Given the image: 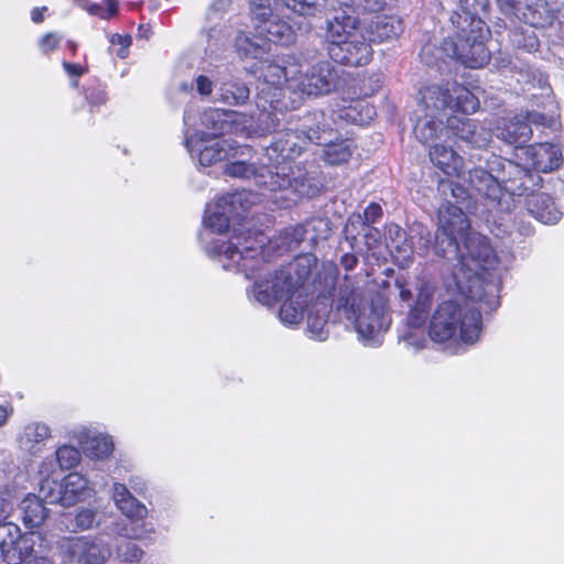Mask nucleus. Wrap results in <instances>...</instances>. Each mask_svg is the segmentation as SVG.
Segmentation results:
<instances>
[{
	"instance_id": "obj_1",
	"label": "nucleus",
	"mask_w": 564,
	"mask_h": 564,
	"mask_svg": "<svg viewBox=\"0 0 564 564\" xmlns=\"http://www.w3.org/2000/svg\"><path fill=\"white\" fill-rule=\"evenodd\" d=\"M325 115L322 111H314L302 119L301 128H289L276 134L274 142L267 148V158L272 162L271 166L262 165L256 167L254 163L243 160L229 162L226 165V174L240 177H253L259 187L270 192H285V198L291 199L289 194L297 196L311 195L307 180L299 174L294 175L290 160L299 155L307 142H322L323 135L327 133Z\"/></svg>"
},
{
	"instance_id": "obj_2",
	"label": "nucleus",
	"mask_w": 564,
	"mask_h": 564,
	"mask_svg": "<svg viewBox=\"0 0 564 564\" xmlns=\"http://www.w3.org/2000/svg\"><path fill=\"white\" fill-rule=\"evenodd\" d=\"M241 245V239L237 238V241L229 240L221 246L214 243L207 250L219 257L225 270L241 271L247 279H253L250 296L264 306L271 307L290 293L294 295L299 292L316 264L315 258L305 254L286 268L272 270L263 262L265 257L260 256L253 245L240 248Z\"/></svg>"
},
{
	"instance_id": "obj_3",
	"label": "nucleus",
	"mask_w": 564,
	"mask_h": 564,
	"mask_svg": "<svg viewBox=\"0 0 564 564\" xmlns=\"http://www.w3.org/2000/svg\"><path fill=\"white\" fill-rule=\"evenodd\" d=\"M262 86L257 94V107L262 117L282 111L286 104L279 97L286 89L300 96H323L337 87L338 72L328 61L315 64L299 62L293 56L261 63Z\"/></svg>"
},
{
	"instance_id": "obj_4",
	"label": "nucleus",
	"mask_w": 564,
	"mask_h": 564,
	"mask_svg": "<svg viewBox=\"0 0 564 564\" xmlns=\"http://www.w3.org/2000/svg\"><path fill=\"white\" fill-rule=\"evenodd\" d=\"M458 7L460 11H454L449 18L453 34L443 41L440 51L466 67L481 68L490 59L485 44L489 30L480 18L488 12L489 1L459 0Z\"/></svg>"
},
{
	"instance_id": "obj_5",
	"label": "nucleus",
	"mask_w": 564,
	"mask_h": 564,
	"mask_svg": "<svg viewBox=\"0 0 564 564\" xmlns=\"http://www.w3.org/2000/svg\"><path fill=\"white\" fill-rule=\"evenodd\" d=\"M455 256L459 254L455 264L452 281L464 294L482 299L490 308L499 305L498 284L489 273L497 264V256L487 237L479 232H468L464 238L463 250L458 247Z\"/></svg>"
},
{
	"instance_id": "obj_6",
	"label": "nucleus",
	"mask_w": 564,
	"mask_h": 564,
	"mask_svg": "<svg viewBox=\"0 0 564 564\" xmlns=\"http://www.w3.org/2000/svg\"><path fill=\"white\" fill-rule=\"evenodd\" d=\"M448 290L455 296L440 303L434 311L429 326L431 339L437 343L474 344L481 333V311H491L482 299L464 294L451 282Z\"/></svg>"
},
{
	"instance_id": "obj_7",
	"label": "nucleus",
	"mask_w": 564,
	"mask_h": 564,
	"mask_svg": "<svg viewBox=\"0 0 564 564\" xmlns=\"http://www.w3.org/2000/svg\"><path fill=\"white\" fill-rule=\"evenodd\" d=\"M495 164L501 166L508 176L492 175L484 169L469 170V189L476 192L484 200V206L489 214L510 212L514 196L529 195L542 181L539 174H534L525 167L511 161H501L496 158Z\"/></svg>"
},
{
	"instance_id": "obj_8",
	"label": "nucleus",
	"mask_w": 564,
	"mask_h": 564,
	"mask_svg": "<svg viewBox=\"0 0 564 564\" xmlns=\"http://www.w3.org/2000/svg\"><path fill=\"white\" fill-rule=\"evenodd\" d=\"M336 307L354 324L364 345L377 347L382 344V336L390 327L391 317L381 295L368 300L365 292L346 278L339 289Z\"/></svg>"
},
{
	"instance_id": "obj_9",
	"label": "nucleus",
	"mask_w": 564,
	"mask_h": 564,
	"mask_svg": "<svg viewBox=\"0 0 564 564\" xmlns=\"http://www.w3.org/2000/svg\"><path fill=\"white\" fill-rule=\"evenodd\" d=\"M397 288L401 305L409 308L401 338L408 346L420 349L426 341L425 323L433 303L434 289L423 281L415 283L397 281Z\"/></svg>"
},
{
	"instance_id": "obj_10",
	"label": "nucleus",
	"mask_w": 564,
	"mask_h": 564,
	"mask_svg": "<svg viewBox=\"0 0 564 564\" xmlns=\"http://www.w3.org/2000/svg\"><path fill=\"white\" fill-rule=\"evenodd\" d=\"M479 107L478 98L466 87L457 83L431 85L420 91V100L415 111L449 118L447 111L466 115L475 112Z\"/></svg>"
},
{
	"instance_id": "obj_11",
	"label": "nucleus",
	"mask_w": 564,
	"mask_h": 564,
	"mask_svg": "<svg viewBox=\"0 0 564 564\" xmlns=\"http://www.w3.org/2000/svg\"><path fill=\"white\" fill-rule=\"evenodd\" d=\"M111 499L127 520L119 519L111 523L106 528L107 533L130 540L144 539L148 533L145 519L149 510L147 506L137 499L124 484L119 481L112 484Z\"/></svg>"
},
{
	"instance_id": "obj_12",
	"label": "nucleus",
	"mask_w": 564,
	"mask_h": 564,
	"mask_svg": "<svg viewBox=\"0 0 564 564\" xmlns=\"http://www.w3.org/2000/svg\"><path fill=\"white\" fill-rule=\"evenodd\" d=\"M438 228L435 235L434 251L440 257L456 253L458 242L469 232V220L463 209L449 202L438 208Z\"/></svg>"
},
{
	"instance_id": "obj_13",
	"label": "nucleus",
	"mask_w": 564,
	"mask_h": 564,
	"mask_svg": "<svg viewBox=\"0 0 564 564\" xmlns=\"http://www.w3.org/2000/svg\"><path fill=\"white\" fill-rule=\"evenodd\" d=\"M257 195L247 191L227 193L206 206L204 226L212 232L223 234L230 219L242 217L257 200Z\"/></svg>"
},
{
	"instance_id": "obj_14",
	"label": "nucleus",
	"mask_w": 564,
	"mask_h": 564,
	"mask_svg": "<svg viewBox=\"0 0 564 564\" xmlns=\"http://www.w3.org/2000/svg\"><path fill=\"white\" fill-rule=\"evenodd\" d=\"M185 145L192 158H197L202 166L242 156L248 148L238 147L225 139L208 138L204 131L186 132Z\"/></svg>"
},
{
	"instance_id": "obj_15",
	"label": "nucleus",
	"mask_w": 564,
	"mask_h": 564,
	"mask_svg": "<svg viewBox=\"0 0 564 564\" xmlns=\"http://www.w3.org/2000/svg\"><path fill=\"white\" fill-rule=\"evenodd\" d=\"M337 270L333 264L325 265L318 273L317 284L321 285L317 301L312 304L307 315V333L310 338L324 341L328 338L327 317L329 313L328 294L335 288Z\"/></svg>"
},
{
	"instance_id": "obj_16",
	"label": "nucleus",
	"mask_w": 564,
	"mask_h": 564,
	"mask_svg": "<svg viewBox=\"0 0 564 564\" xmlns=\"http://www.w3.org/2000/svg\"><path fill=\"white\" fill-rule=\"evenodd\" d=\"M95 490L89 480L79 473H70L61 482L45 479L40 487V494L50 503L72 507L90 498Z\"/></svg>"
},
{
	"instance_id": "obj_17",
	"label": "nucleus",
	"mask_w": 564,
	"mask_h": 564,
	"mask_svg": "<svg viewBox=\"0 0 564 564\" xmlns=\"http://www.w3.org/2000/svg\"><path fill=\"white\" fill-rule=\"evenodd\" d=\"M200 124L202 131L213 139H219L226 133L250 137L254 132L252 117L217 108L206 109L200 115Z\"/></svg>"
},
{
	"instance_id": "obj_18",
	"label": "nucleus",
	"mask_w": 564,
	"mask_h": 564,
	"mask_svg": "<svg viewBox=\"0 0 564 564\" xmlns=\"http://www.w3.org/2000/svg\"><path fill=\"white\" fill-rule=\"evenodd\" d=\"M237 238L241 239L242 245L240 248L245 245H253L260 256L267 257L271 251L282 254L297 248L306 239V236L305 228L302 225H296L285 228L273 240H268L262 232L248 234L247 236L236 235L230 240L237 241Z\"/></svg>"
},
{
	"instance_id": "obj_19",
	"label": "nucleus",
	"mask_w": 564,
	"mask_h": 564,
	"mask_svg": "<svg viewBox=\"0 0 564 564\" xmlns=\"http://www.w3.org/2000/svg\"><path fill=\"white\" fill-rule=\"evenodd\" d=\"M59 551L68 562L102 564L110 555V549L96 536H74L59 543Z\"/></svg>"
},
{
	"instance_id": "obj_20",
	"label": "nucleus",
	"mask_w": 564,
	"mask_h": 564,
	"mask_svg": "<svg viewBox=\"0 0 564 564\" xmlns=\"http://www.w3.org/2000/svg\"><path fill=\"white\" fill-rule=\"evenodd\" d=\"M34 535L22 534L14 523L0 525V551L7 564H22L34 551Z\"/></svg>"
},
{
	"instance_id": "obj_21",
	"label": "nucleus",
	"mask_w": 564,
	"mask_h": 564,
	"mask_svg": "<svg viewBox=\"0 0 564 564\" xmlns=\"http://www.w3.org/2000/svg\"><path fill=\"white\" fill-rule=\"evenodd\" d=\"M554 122L553 115L531 111L524 117L516 116L506 121L502 127L498 128V137L509 144H523L532 137L531 124L552 127Z\"/></svg>"
},
{
	"instance_id": "obj_22",
	"label": "nucleus",
	"mask_w": 564,
	"mask_h": 564,
	"mask_svg": "<svg viewBox=\"0 0 564 564\" xmlns=\"http://www.w3.org/2000/svg\"><path fill=\"white\" fill-rule=\"evenodd\" d=\"M525 165L534 170V174L549 173L564 163V148L560 144L535 143L521 150ZM522 159L521 155H518Z\"/></svg>"
},
{
	"instance_id": "obj_23",
	"label": "nucleus",
	"mask_w": 564,
	"mask_h": 564,
	"mask_svg": "<svg viewBox=\"0 0 564 564\" xmlns=\"http://www.w3.org/2000/svg\"><path fill=\"white\" fill-rule=\"evenodd\" d=\"M497 65L502 69H510V72L517 74V82L524 85L523 93L539 89L540 97L544 98L549 104L553 102L547 77L539 69H533L528 64L514 62L510 57L499 58Z\"/></svg>"
},
{
	"instance_id": "obj_24",
	"label": "nucleus",
	"mask_w": 564,
	"mask_h": 564,
	"mask_svg": "<svg viewBox=\"0 0 564 564\" xmlns=\"http://www.w3.org/2000/svg\"><path fill=\"white\" fill-rule=\"evenodd\" d=\"M328 53L335 62L355 67L367 65L372 57L370 41L365 32L340 45L328 46Z\"/></svg>"
},
{
	"instance_id": "obj_25",
	"label": "nucleus",
	"mask_w": 564,
	"mask_h": 564,
	"mask_svg": "<svg viewBox=\"0 0 564 564\" xmlns=\"http://www.w3.org/2000/svg\"><path fill=\"white\" fill-rule=\"evenodd\" d=\"M74 438L77 440L83 453L88 458L96 460L108 458L115 448V444L110 435L94 432L84 426L74 432Z\"/></svg>"
},
{
	"instance_id": "obj_26",
	"label": "nucleus",
	"mask_w": 564,
	"mask_h": 564,
	"mask_svg": "<svg viewBox=\"0 0 564 564\" xmlns=\"http://www.w3.org/2000/svg\"><path fill=\"white\" fill-rule=\"evenodd\" d=\"M430 158L434 165L442 170L446 175L456 176L463 184H467L469 186L468 172L476 167L467 166L463 159L458 156L452 148L435 144L430 150Z\"/></svg>"
},
{
	"instance_id": "obj_27",
	"label": "nucleus",
	"mask_w": 564,
	"mask_h": 564,
	"mask_svg": "<svg viewBox=\"0 0 564 564\" xmlns=\"http://www.w3.org/2000/svg\"><path fill=\"white\" fill-rule=\"evenodd\" d=\"M365 32V26L355 18L348 14H338L327 22L326 40L328 46L340 45L351 41L355 35Z\"/></svg>"
},
{
	"instance_id": "obj_28",
	"label": "nucleus",
	"mask_w": 564,
	"mask_h": 564,
	"mask_svg": "<svg viewBox=\"0 0 564 564\" xmlns=\"http://www.w3.org/2000/svg\"><path fill=\"white\" fill-rule=\"evenodd\" d=\"M447 128L460 140L473 147H485L489 141V132L473 119L449 117Z\"/></svg>"
},
{
	"instance_id": "obj_29",
	"label": "nucleus",
	"mask_w": 564,
	"mask_h": 564,
	"mask_svg": "<svg viewBox=\"0 0 564 564\" xmlns=\"http://www.w3.org/2000/svg\"><path fill=\"white\" fill-rule=\"evenodd\" d=\"M370 42H384L397 39L403 32L402 19L398 15H376L366 25Z\"/></svg>"
},
{
	"instance_id": "obj_30",
	"label": "nucleus",
	"mask_w": 564,
	"mask_h": 564,
	"mask_svg": "<svg viewBox=\"0 0 564 564\" xmlns=\"http://www.w3.org/2000/svg\"><path fill=\"white\" fill-rule=\"evenodd\" d=\"M387 246L391 250L395 263L400 268H408L412 262L413 246L408 241L405 231L397 224L387 226Z\"/></svg>"
},
{
	"instance_id": "obj_31",
	"label": "nucleus",
	"mask_w": 564,
	"mask_h": 564,
	"mask_svg": "<svg viewBox=\"0 0 564 564\" xmlns=\"http://www.w3.org/2000/svg\"><path fill=\"white\" fill-rule=\"evenodd\" d=\"M235 48L241 58L262 59L271 51V44L258 32H239L235 39Z\"/></svg>"
},
{
	"instance_id": "obj_32",
	"label": "nucleus",
	"mask_w": 564,
	"mask_h": 564,
	"mask_svg": "<svg viewBox=\"0 0 564 564\" xmlns=\"http://www.w3.org/2000/svg\"><path fill=\"white\" fill-rule=\"evenodd\" d=\"M519 19L533 28H546L553 24L556 15L545 0H525Z\"/></svg>"
},
{
	"instance_id": "obj_33",
	"label": "nucleus",
	"mask_w": 564,
	"mask_h": 564,
	"mask_svg": "<svg viewBox=\"0 0 564 564\" xmlns=\"http://www.w3.org/2000/svg\"><path fill=\"white\" fill-rule=\"evenodd\" d=\"M260 35H263L265 41L276 43L280 45H291L295 42L296 33L290 23L281 19L278 14L270 20L267 24H259Z\"/></svg>"
},
{
	"instance_id": "obj_34",
	"label": "nucleus",
	"mask_w": 564,
	"mask_h": 564,
	"mask_svg": "<svg viewBox=\"0 0 564 564\" xmlns=\"http://www.w3.org/2000/svg\"><path fill=\"white\" fill-rule=\"evenodd\" d=\"M527 205L529 213L542 224H556L561 218V212L555 207L551 197L544 193H530Z\"/></svg>"
},
{
	"instance_id": "obj_35",
	"label": "nucleus",
	"mask_w": 564,
	"mask_h": 564,
	"mask_svg": "<svg viewBox=\"0 0 564 564\" xmlns=\"http://www.w3.org/2000/svg\"><path fill=\"white\" fill-rule=\"evenodd\" d=\"M306 297L305 285L299 288L294 295L290 293L284 297L279 312V318L284 325L293 326L302 322L304 306L307 304Z\"/></svg>"
},
{
	"instance_id": "obj_36",
	"label": "nucleus",
	"mask_w": 564,
	"mask_h": 564,
	"mask_svg": "<svg viewBox=\"0 0 564 564\" xmlns=\"http://www.w3.org/2000/svg\"><path fill=\"white\" fill-rule=\"evenodd\" d=\"M50 438L51 429L45 423L32 422L24 426L19 443L21 448L35 455L42 451Z\"/></svg>"
},
{
	"instance_id": "obj_37",
	"label": "nucleus",
	"mask_w": 564,
	"mask_h": 564,
	"mask_svg": "<svg viewBox=\"0 0 564 564\" xmlns=\"http://www.w3.org/2000/svg\"><path fill=\"white\" fill-rule=\"evenodd\" d=\"M250 96L248 86L241 80H223L216 91L215 101L223 102L228 106H242Z\"/></svg>"
},
{
	"instance_id": "obj_38",
	"label": "nucleus",
	"mask_w": 564,
	"mask_h": 564,
	"mask_svg": "<svg viewBox=\"0 0 564 564\" xmlns=\"http://www.w3.org/2000/svg\"><path fill=\"white\" fill-rule=\"evenodd\" d=\"M44 501L50 503L43 495H28L20 505L23 523L28 528L40 527L47 517V509Z\"/></svg>"
},
{
	"instance_id": "obj_39",
	"label": "nucleus",
	"mask_w": 564,
	"mask_h": 564,
	"mask_svg": "<svg viewBox=\"0 0 564 564\" xmlns=\"http://www.w3.org/2000/svg\"><path fill=\"white\" fill-rule=\"evenodd\" d=\"M415 118L413 133L422 143L434 140L444 129L443 123L445 118L443 117L429 116L427 113L415 111Z\"/></svg>"
},
{
	"instance_id": "obj_40",
	"label": "nucleus",
	"mask_w": 564,
	"mask_h": 564,
	"mask_svg": "<svg viewBox=\"0 0 564 564\" xmlns=\"http://www.w3.org/2000/svg\"><path fill=\"white\" fill-rule=\"evenodd\" d=\"M352 154V142L350 140H339L325 144L323 159L329 165H339L348 162Z\"/></svg>"
},
{
	"instance_id": "obj_41",
	"label": "nucleus",
	"mask_w": 564,
	"mask_h": 564,
	"mask_svg": "<svg viewBox=\"0 0 564 564\" xmlns=\"http://www.w3.org/2000/svg\"><path fill=\"white\" fill-rule=\"evenodd\" d=\"M273 0H251L250 14L256 32L259 31V24H267L276 14L272 9Z\"/></svg>"
},
{
	"instance_id": "obj_42",
	"label": "nucleus",
	"mask_w": 564,
	"mask_h": 564,
	"mask_svg": "<svg viewBox=\"0 0 564 564\" xmlns=\"http://www.w3.org/2000/svg\"><path fill=\"white\" fill-rule=\"evenodd\" d=\"M286 8L303 17H314L326 8V0H281Z\"/></svg>"
},
{
	"instance_id": "obj_43",
	"label": "nucleus",
	"mask_w": 564,
	"mask_h": 564,
	"mask_svg": "<svg viewBox=\"0 0 564 564\" xmlns=\"http://www.w3.org/2000/svg\"><path fill=\"white\" fill-rule=\"evenodd\" d=\"M376 116L373 107L365 101H357L355 106L345 110V117L356 124H367Z\"/></svg>"
},
{
	"instance_id": "obj_44",
	"label": "nucleus",
	"mask_w": 564,
	"mask_h": 564,
	"mask_svg": "<svg viewBox=\"0 0 564 564\" xmlns=\"http://www.w3.org/2000/svg\"><path fill=\"white\" fill-rule=\"evenodd\" d=\"M302 226L305 228L306 239L313 245L326 239L330 232L328 220L323 218L312 219Z\"/></svg>"
},
{
	"instance_id": "obj_45",
	"label": "nucleus",
	"mask_w": 564,
	"mask_h": 564,
	"mask_svg": "<svg viewBox=\"0 0 564 564\" xmlns=\"http://www.w3.org/2000/svg\"><path fill=\"white\" fill-rule=\"evenodd\" d=\"M76 2L90 14L102 19H110L117 11L116 0H102V3L90 2L89 0H76Z\"/></svg>"
},
{
	"instance_id": "obj_46",
	"label": "nucleus",
	"mask_w": 564,
	"mask_h": 564,
	"mask_svg": "<svg viewBox=\"0 0 564 564\" xmlns=\"http://www.w3.org/2000/svg\"><path fill=\"white\" fill-rule=\"evenodd\" d=\"M75 530L86 531L99 527L100 516L96 508L87 507L77 511L74 518Z\"/></svg>"
},
{
	"instance_id": "obj_47",
	"label": "nucleus",
	"mask_w": 564,
	"mask_h": 564,
	"mask_svg": "<svg viewBox=\"0 0 564 564\" xmlns=\"http://www.w3.org/2000/svg\"><path fill=\"white\" fill-rule=\"evenodd\" d=\"M56 460L62 469H70L79 462L82 454L79 449L74 446L63 445L56 449Z\"/></svg>"
},
{
	"instance_id": "obj_48",
	"label": "nucleus",
	"mask_w": 564,
	"mask_h": 564,
	"mask_svg": "<svg viewBox=\"0 0 564 564\" xmlns=\"http://www.w3.org/2000/svg\"><path fill=\"white\" fill-rule=\"evenodd\" d=\"M340 7L351 9L358 13L377 12L383 6V0H336Z\"/></svg>"
},
{
	"instance_id": "obj_49",
	"label": "nucleus",
	"mask_w": 564,
	"mask_h": 564,
	"mask_svg": "<svg viewBox=\"0 0 564 564\" xmlns=\"http://www.w3.org/2000/svg\"><path fill=\"white\" fill-rule=\"evenodd\" d=\"M117 556L120 561L127 563L139 562L143 556V551L132 542H126L118 546Z\"/></svg>"
},
{
	"instance_id": "obj_50",
	"label": "nucleus",
	"mask_w": 564,
	"mask_h": 564,
	"mask_svg": "<svg viewBox=\"0 0 564 564\" xmlns=\"http://www.w3.org/2000/svg\"><path fill=\"white\" fill-rule=\"evenodd\" d=\"M511 41L518 48H523L527 52L535 51L539 46L538 39L533 32L531 34L514 32Z\"/></svg>"
},
{
	"instance_id": "obj_51",
	"label": "nucleus",
	"mask_w": 564,
	"mask_h": 564,
	"mask_svg": "<svg viewBox=\"0 0 564 564\" xmlns=\"http://www.w3.org/2000/svg\"><path fill=\"white\" fill-rule=\"evenodd\" d=\"M193 86L202 98H208L214 91L215 83L209 76L200 74L194 78Z\"/></svg>"
},
{
	"instance_id": "obj_52",
	"label": "nucleus",
	"mask_w": 564,
	"mask_h": 564,
	"mask_svg": "<svg viewBox=\"0 0 564 564\" xmlns=\"http://www.w3.org/2000/svg\"><path fill=\"white\" fill-rule=\"evenodd\" d=\"M63 37L61 34L56 32H50L39 40V47L42 53L48 54L58 47Z\"/></svg>"
},
{
	"instance_id": "obj_53",
	"label": "nucleus",
	"mask_w": 564,
	"mask_h": 564,
	"mask_svg": "<svg viewBox=\"0 0 564 564\" xmlns=\"http://www.w3.org/2000/svg\"><path fill=\"white\" fill-rule=\"evenodd\" d=\"M499 7V10L507 17H519L521 15V11L523 7H520V3L516 0H496Z\"/></svg>"
},
{
	"instance_id": "obj_54",
	"label": "nucleus",
	"mask_w": 564,
	"mask_h": 564,
	"mask_svg": "<svg viewBox=\"0 0 564 564\" xmlns=\"http://www.w3.org/2000/svg\"><path fill=\"white\" fill-rule=\"evenodd\" d=\"M112 45H119V50L117 51V56L120 58H126L128 56V48L132 43V39L130 35H121L113 34L110 39Z\"/></svg>"
},
{
	"instance_id": "obj_55",
	"label": "nucleus",
	"mask_w": 564,
	"mask_h": 564,
	"mask_svg": "<svg viewBox=\"0 0 564 564\" xmlns=\"http://www.w3.org/2000/svg\"><path fill=\"white\" fill-rule=\"evenodd\" d=\"M441 187H442L443 192H445L446 188H449L451 193H452V196L454 198H456L457 200H465L469 196L468 189L466 187H464L463 184H459V183H454V182L444 183V182H442L441 183Z\"/></svg>"
},
{
	"instance_id": "obj_56",
	"label": "nucleus",
	"mask_w": 564,
	"mask_h": 564,
	"mask_svg": "<svg viewBox=\"0 0 564 564\" xmlns=\"http://www.w3.org/2000/svg\"><path fill=\"white\" fill-rule=\"evenodd\" d=\"M382 215V209L379 204L372 203L370 204L364 212L365 223H375Z\"/></svg>"
},
{
	"instance_id": "obj_57",
	"label": "nucleus",
	"mask_w": 564,
	"mask_h": 564,
	"mask_svg": "<svg viewBox=\"0 0 564 564\" xmlns=\"http://www.w3.org/2000/svg\"><path fill=\"white\" fill-rule=\"evenodd\" d=\"M13 510V503L10 499L3 497L2 492L0 491V525L4 524V520L8 519L10 513Z\"/></svg>"
},
{
	"instance_id": "obj_58",
	"label": "nucleus",
	"mask_w": 564,
	"mask_h": 564,
	"mask_svg": "<svg viewBox=\"0 0 564 564\" xmlns=\"http://www.w3.org/2000/svg\"><path fill=\"white\" fill-rule=\"evenodd\" d=\"M63 68L72 77H79L86 73V68L76 63L63 62Z\"/></svg>"
},
{
	"instance_id": "obj_59",
	"label": "nucleus",
	"mask_w": 564,
	"mask_h": 564,
	"mask_svg": "<svg viewBox=\"0 0 564 564\" xmlns=\"http://www.w3.org/2000/svg\"><path fill=\"white\" fill-rule=\"evenodd\" d=\"M380 239V234L376 228L367 227L365 232L366 245L369 250H372Z\"/></svg>"
},
{
	"instance_id": "obj_60",
	"label": "nucleus",
	"mask_w": 564,
	"mask_h": 564,
	"mask_svg": "<svg viewBox=\"0 0 564 564\" xmlns=\"http://www.w3.org/2000/svg\"><path fill=\"white\" fill-rule=\"evenodd\" d=\"M340 262L346 270H352L357 264V258L354 254L346 253L341 257Z\"/></svg>"
},
{
	"instance_id": "obj_61",
	"label": "nucleus",
	"mask_w": 564,
	"mask_h": 564,
	"mask_svg": "<svg viewBox=\"0 0 564 564\" xmlns=\"http://www.w3.org/2000/svg\"><path fill=\"white\" fill-rule=\"evenodd\" d=\"M46 10L45 7L43 8H34L31 12V19L34 23H40L43 21L44 17H43V12Z\"/></svg>"
},
{
	"instance_id": "obj_62",
	"label": "nucleus",
	"mask_w": 564,
	"mask_h": 564,
	"mask_svg": "<svg viewBox=\"0 0 564 564\" xmlns=\"http://www.w3.org/2000/svg\"><path fill=\"white\" fill-rule=\"evenodd\" d=\"M87 99L89 102L95 104V105L102 104L105 101V94L102 91L98 90L96 93V95L90 94L89 96H87Z\"/></svg>"
},
{
	"instance_id": "obj_63",
	"label": "nucleus",
	"mask_w": 564,
	"mask_h": 564,
	"mask_svg": "<svg viewBox=\"0 0 564 564\" xmlns=\"http://www.w3.org/2000/svg\"><path fill=\"white\" fill-rule=\"evenodd\" d=\"M432 51V46L430 44H426L422 47V51H421V57L422 59L426 63V64H432L433 61L431 58L427 57V55L431 53Z\"/></svg>"
},
{
	"instance_id": "obj_64",
	"label": "nucleus",
	"mask_w": 564,
	"mask_h": 564,
	"mask_svg": "<svg viewBox=\"0 0 564 564\" xmlns=\"http://www.w3.org/2000/svg\"><path fill=\"white\" fill-rule=\"evenodd\" d=\"M26 564H54V562L46 556H39L29 561Z\"/></svg>"
}]
</instances>
